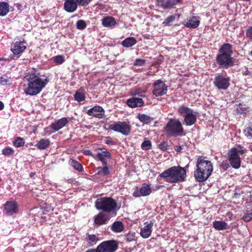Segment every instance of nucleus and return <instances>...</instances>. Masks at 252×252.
<instances>
[{
	"mask_svg": "<svg viewBox=\"0 0 252 252\" xmlns=\"http://www.w3.org/2000/svg\"><path fill=\"white\" fill-rule=\"evenodd\" d=\"M183 149L182 146H175L174 147V150L177 152H180Z\"/></svg>",
	"mask_w": 252,
	"mask_h": 252,
	"instance_id": "obj_53",
	"label": "nucleus"
},
{
	"mask_svg": "<svg viewBox=\"0 0 252 252\" xmlns=\"http://www.w3.org/2000/svg\"><path fill=\"white\" fill-rule=\"evenodd\" d=\"M87 27L86 22L83 20H79L76 23L77 29L79 30H83Z\"/></svg>",
	"mask_w": 252,
	"mask_h": 252,
	"instance_id": "obj_39",
	"label": "nucleus"
},
{
	"mask_svg": "<svg viewBox=\"0 0 252 252\" xmlns=\"http://www.w3.org/2000/svg\"><path fill=\"white\" fill-rule=\"evenodd\" d=\"M24 78L28 81L24 92L30 95H35L40 93L48 82L47 79L41 78L34 73H26Z\"/></svg>",
	"mask_w": 252,
	"mask_h": 252,
	"instance_id": "obj_1",
	"label": "nucleus"
},
{
	"mask_svg": "<svg viewBox=\"0 0 252 252\" xmlns=\"http://www.w3.org/2000/svg\"><path fill=\"white\" fill-rule=\"evenodd\" d=\"M152 143L149 140L144 141L141 144V148L143 150H148L151 149Z\"/></svg>",
	"mask_w": 252,
	"mask_h": 252,
	"instance_id": "obj_41",
	"label": "nucleus"
},
{
	"mask_svg": "<svg viewBox=\"0 0 252 252\" xmlns=\"http://www.w3.org/2000/svg\"><path fill=\"white\" fill-rule=\"evenodd\" d=\"M136 43V40L133 37H127L123 41L122 44L124 47H130Z\"/></svg>",
	"mask_w": 252,
	"mask_h": 252,
	"instance_id": "obj_30",
	"label": "nucleus"
},
{
	"mask_svg": "<svg viewBox=\"0 0 252 252\" xmlns=\"http://www.w3.org/2000/svg\"><path fill=\"white\" fill-rule=\"evenodd\" d=\"M175 19V16L174 15H170L168 16L163 22V25L164 26H168L169 24L173 22Z\"/></svg>",
	"mask_w": 252,
	"mask_h": 252,
	"instance_id": "obj_44",
	"label": "nucleus"
},
{
	"mask_svg": "<svg viewBox=\"0 0 252 252\" xmlns=\"http://www.w3.org/2000/svg\"><path fill=\"white\" fill-rule=\"evenodd\" d=\"M179 113L184 115V121L187 126H192L196 121V115L194 114L193 110L184 105L179 108Z\"/></svg>",
	"mask_w": 252,
	"mask_h": 252,
	"instance_id": "obj_8",
	"label": "nucleus"
},
{
	"mask_svg": "<svg viewBox=\"0 0 252 252\" xmlns=\"http://www.w3.org/2000/svg\"><path fill=\"white\" fill-rule=\"evenodd\" d=\"M118 248L117 241L113 240L104 241L97 247L98 252H114Z\"/></svg>",
	"mask_w": 252,
	"mask_h": 252,
	"instance_id": "obj_11",
	"label": "nucleus"
},
{
	"mask_svg": "<svg viewBox=\"0 0 252 252\" xmlns=\"http://www.w3.org/2000/svg\"><path fill=\"white\" fill-rule=\"evenodd\" d=\"M101 150V152H98L96 154V157L102 162L103 165H105L107 164L105 158H110L111 154L106 150L103 149Z\"/></svg>",
	"mask_w": 252,
	"mask_h": 252,
	"instance_id": "obj_24",
	"label": "nucleus"
},
{
	"mask_svg": "<svg viewBox=\"0 0 252 252\" xmlns=\"http://www.w3.org/2000/svg\"><path fill=\"white\" fill-rule=\"evenodd\" d=\"M70 165L78 171L80 172L83 170V168L81 164L75 160H71Z\"/></svg>",
	"mask_w": 252,
	"mask_h": 252,
	"instance_id": "obj_36",
	"label": "nucleus"
},
{
	"mask_svg": "<svg viewBox=\"0 0 252 252\" xmlns=\"http://www.w3.org/2000/svg\"><path fill=\"white\" fill-rule=\"evenodd\" d=\"M145 93V91H144L140 88H138V89H135L134 91H133L132 92L131 94L133 96L138 95L140 97H144Z\"/></svg>",
	"mask_w": 252,
	"mask_h": 252,
	"instance_id": "obj_40",
	"label": "nucleus"
},
{
	"mask_svg": "<svg viewBox=\"0 0 252 252\" xmlns=\"http://www.w3.org/2000/svg\"><path fill=\"white\" fill-rule=\"evenodd\" d=\"M68 122V119L65 117H63L52 123L50 126L55 131H58L64 127Z\"/></svg>",
	"mask_w": 252,
	"mask_h": 252,
	"instance_id": "obj_20",
	"label": "nucleus"
},
{
	"mask_svg": "<svg viewBox=\"0 0 252 252\" xmlns=\"http://www.w3.org/2000/svg\"><path fill=\"white\" fill-rule=\"evenodd\" d=\"M87 242L88 244L90 246H93L95 245L98 241H99V239L98 237V235H96L94 234H87V238H86Z\"/></svg>",
	"mask_w": 252,
	"mask_h": 252,
	"instance_id": "obj_31",
	"label": "nucleus"
},
{
	"mask_svg": "<svg viewBox=\"0 0 252 252\" xmlns=\"http://www.w3.org/2000/svg\"><path fill=\"white\" fill-rule=\"evenodd\" d=\"M86 252H98V251L97 250V248H96V249H90L87 251Z\"/></svg>",
	"mask_w": 252,
	"mask_h": 252,
	"instance_id": "obj_54",
	"label": "nucleus"
},
{
	"mask_svg": "<svg viewBox=\"0 0 252 252\" xmlns=\"http://www.w3.org/2000/svg\"><path fill=\"white\" fill-rule=\"evenodd\" d=\"M11 84V79L6 76H0V84L6 85Z\"/></svg>",
	"mask_w": 252,
	"mask_h": 252,
	"instance_id": "obj_37",
	"label": "nucleus"
},
{
	"mask_svg": "<svg viewBox=\"0 0 252 252\" xmlns=\"http://www.w3.org/2000/svg\"><path fill=\"white\" fill-rule=\"evenodd\" d=\"M232 53V47L230 44L225 43L221 46L216 57V62L220 67L227 68L233 66Z\"/></svg>",
	"mask_w": 252,
	"mask_h": 252,
	"instance_id": "obj_3",
	"label": "nucleus"
},
{
	"mask_svg": "<svg viewBox=\"0 0 252 252\" xmlns=\"http://www.w3.org/2000/svg\"><path fill=\"white\" fill-rule=\"evenodd\" d=\"M228 156L231 166L235 169H238L241 166V161L239 155L237 154L235 148H233L229 151Z\"/></svg>",
	"mask_w": 252,
	"mask_h": 252,
	"instance_id": "obj_13",
	"label": "nucleus"
},
{
	"mask_svg": "<svg viewBox=\"0 0 252 252\" xmlns=\"http://www.w3.org/2000/svg\"><path fill=\"white\" fill-rule=\"evenodd\" d=\"M245 135L249 138H252V126L248 127L244 130Z\"/></svg>",
	"mask_w": 252,
	"mask_h": 252,
	"instance_id": "obj_46",
	"label": "nucleus"
},
{
	"mask_svg": "<svg viewBox=\"0 0 252 252\" xmlns=\"http://www.w3.org/2000/svg\"><path fill=\"white\" fill-rule=\"evenodd\" d=\"M91 0H64V9L67 12H75L78 5L84 6L89 4Z\"/></svg>",
	"mask_w": 252,
	"mask_h": 252,
	"instance_id": "obj_9",
	"label": "nucleus"
},
{
	"mask_svg": "<svg viewBox=\"0 0 252 252\" xmlns=\"http://www.w3.org/2000/svg\"><path fill=\"white\" fill-rule=\"evenodd\" d=\"M25 140L21 137H17L16 139L13 141V145L19 148L24 145Z\"/></svg>",
	"mask_w": 252,
	"mask_h": 252,
	"instance_id": "obj_34",
	"label": "nucleus"
},
{
	"mask_svg": "<svg viewBox=\"0 0 252 252\" xmlns=\"http://www.w3.org/2000/svg\"><path fill=\"white\" fill-rule=\"evenodd\" d=\"M3 108H4L3 103L1 101H0V110H2L3 109Z\"/></svg>",
	"mask_w": 252,
	"mask_h": 252,
	"instance_id": "obj_56",
	"label": "nucleus"
},
{
	"mask_svg": "<svg viewBox=\"0 0 252 252\" xmlns=\"http://www.w3.org/2000/svg\"><path fill=\"white\" fill-rule=\"evenodd\" d=\"M104 110L100 106H95L87 111L88 115L101 119L104 115Z\"/></svg>",
	"mask_w": 252,
	"mask_h": 252,
	"instance_id": "obj_17",
	"label": "nucleus"
},
{
	"mask_svg": "<svg viewBox=\"0 0 252 252\" xmlns=\"http://www.w3.org/2000/svg\"><path fill=\"white\" fill-rule=\"evenodd\" d=\"M213 84L219 90H225L230 86V78L226 74L217 73L215 75Z\"/></svg>",
	"mask_w": 252,
	"mask_h": 252,
	"instance_id": "obj_7",
	"label": "nucleus"
},
{
	"mask_svg": "<svg viewBox=\"0 0 252 252\" xmlns=\"http://www.w3.org/2000/svg\"><path fill=\"white\" fill-rule=\"evenodd\" d=\"M110 127L112 130L125 135H128L131 131V126L128 121L118 122L111 125Z\"/></svg>",
	"mask_w": 252,
	"mask_h": 252,
	"instance_id": "obj_10",
	"label": "nucleus"
},
{
	"mask_svg": "<svg viewBox=\"0 0 252 252\" xmlns=\"http://www.w3.org/2000/svg\"><path fill=\"white\" fill-rule=\"evenodd\" d=\"M159 176L169 183H178L184 180L186 171L181 166H173L164 171Z\"/></svg>",
	"mask_w": 252,
	"mask_h": 252,
	"instance_id": "obj_4",
	"label": "nucleus"
},
{
	"mask_svg": "<svg viewBox=\"0 0 252 252\" xmlns=\"http://www.w3.org/2000/svg\"><path fill=\"white\" fill-rule=\"evenodd\" d=\"M152 191L150 186L146 184L142 185L140 189L136 188L133 192V196L139 197L140 196H145L149 195Z\"/></svg>",
	"mask_w": 252,
	"mask_h": 252,
	"instance_id": "obj_14",
	"label": "nucleus"
},
{
	"mask_svg": "<svg viewBox=\"0 0 252 252\" xmlns=\"http://www.w3.org/2000/svg\"><path fill=\"white\" fill-rule=\"evenodd\" d=\"M53 61L55 63L60 64L64 62V59L63 56L62 55H58L53 58Z\"/></svg>",
	"mask_w": 252,
	"mask_h": 252,
	"instance_id": "obj_45",
	"label": "nucleus"
},
{
	"mask_svg": "<svg viewBox=\"0 0 252 252\" xmlns=\"http://www.w3.org/2000/svg\"><path fill=\"white\" fill-rule=\"evenodd\" d=\"M246 37L252 40V27H249L246 32Z\"/></svg>",
	"mask_w": 252,
	"mask_h": 252,
	"instance_id": "obj_48",
	"label": "nucleus"
},
{
	"mask_svg": "<svg viewBox=\"0 0 252 252\" xmlns=\"http://www.w3.org/2000/svg\"><path fill=\"white\" fill-rule=\"evenodd\" d=\"M249 149L250 151L252 152V143L250 145Z\"/></svg>",
	"mask_w": 252,
	"mask_h": 252,
	"instance_id": "obj_58",
	"label": "nucleus"
},
{
	"mask_svg": "<svg viewBox=\"0 0 252 252\" xmlns=\"http://www.w3.org/2000/svg\"><path fill=\"white\" fill-rule=\"evenodd\" d=\"M153 94L156 96H161L165 94L168 91V86L161 80H158L153 84Z\"/></svg>",
	"mask_w": 252,
	"mask_h": 252,
	"instance_id": "obj_12",
	"label": "nucleus"
},
{
	"mask_svg": "<svg viewBox=\"0 0 252 252\" xmlns=\"http://www.w3.org/2000/svg\"><path fill=\"white\" fill-rule=\"evenodd\" d=\"M229 166V164L226 161L222 162L220 165V167L224 170H226Z\"/></svg>",
	"mask_w": 252,
	"mask_h": 252,
	"instance_id": "obj_51",
	"label": "nucleus"
},
{
	"mask_svg": "<svg viewBox=\"0 0 252 252\" xmlns=\"http://www.w3.org/2000/svg\"><path fill=\"white\" fill-rule=\"evenodd\" d=\"M137 119L144 124H149L154 120V118L145 114L139 113L137 117Z\"/></svg>",
	"mask_w": 252,
	"mask_h": 252,
	"instance_id": "obj_28",
	"label": "nucleus"
},
{
	"mask_svg": "<svg viewBox=\"0 0 252 252\" xmlns=\"http://www.w3.org/2000/svg\"><path fill=\"white\" fill-rule=\"evenodd\" d=\"M145 63V61L143 59H136L134 63V64L136 66H142Z\"/></svg>",
	"mask_w": 252,
	"mask_h": 252,
	"instance_id": "obj_50",
	"label": "nucleus"
},
{
	"mask_svg": "<svg viewBox=\"0 0 252 252\" xmlns=\"http://www.w3.org/2000/svg\"><path fill=\"white\" fill-rule=\"evenodd\" d=\"M97 209L106 213H114L116 210L117 203L111 197H101L98 198L95 203Z\"/></svg>",
	"mask_w": 252,
	"mask_h": 252,
	"instance_id": "obj_6",
	"label": "nucleus"
},
{
	"mask_svg": "<svg viewBox=\"0 0 252 252\" xmlns=\"http://www.w3.org/2000/svg\"><path fill=\"white\" fill-rule=\"evenodd\" d=\"M111 229L112 231L115 233H120L123 231L124 226L121 221H117L112 224Z\"/></svg>",
	"mask_w": 252,
	"mask_h": 252,
	"instance_id": "obj_29",
	"label": "nucleus"
},
{
	"mask_svg": "<svg viewBox=\"0 0 252 252\" xmlns=\"http://www.w3.org/2000/svg\"><path fill=\"white\" fill-rule=\"evenodd\" d=\"M235 150L237 151V154L243 155L245 153L246 150L245 149H238L235 148Z\"/></svg>",
	"mask_w": 252,
	"mask_h": 252,
	"instance_id": "obj_52",
	"label": "nucleus"
},
{
	"mask_svg": "<svg viewBox=\"0 0 252 252\" xmlns=\"http://www.w3.org/2000/svg\"><path fill=\"white\" fill-rule=\"evenodd\" d=\"M199 24V18L197 16H193L190 19L188 20L184 25L188 28L195 29L198 27Z\"/></svg>",
	"mask_w": 252,
	"mask_h": 252,
	"instance_id": "obj_23",
	"label": "nucleus"
},
{
	"mask_svg": "<svg viewBox=\"0 0 252 252\" xmlns=\"http://www.w3.org/2000/svg\"><path fill=\"white\" fill-rule=\"evenodd\" d=\"M213 227L217 230H223L228 228V224L224 221L216 220L213 222Z\"/></svg>",
	"mask_w": 252,
	"mask_h": 252,
	"instance_id": "obj_27",
	"label": "nucleus"
},
{
	"mask_svg": "<svg viewBox=\"0 0 252 252\" xmlns=\"http://www.w3.org/2000/svg\"><path fill=\"white\" fill-rule=\"evenodd\" d=\"M157 5L164 9H167V0H156Z\"/></svg>",
	"mask_w": 252,
	"mask_h": 252,
	"instance_id": "obj_43",
	"label": "nucleus"
},
{
	"mask_svg": "<svg viewBox=\"0 0 252 252\" xmlns=\"http://www.w3.org/2000/svg\"><path fill=\"white\" fill-rule=\"evenodd\" d=\"M112 141L111 140H107L106 142V143L107 144H112Z\"/></svg>",
	"mask_w": 252,
	"mask_h": 252,
	"instance_id": "obj_57",
	"label": "nucleus"
},
{
	"mask_svg": "<svg viewBox=\"0 0 252 252\" xmlns=\"http://www.w3.org/2000/svg\"><path fill=\"white\" fill-rule=\"evenodd\" d=\"M5 210L6 214L9 216L17 213L18 210L17 203L15 201L7 202L5 204Z\"/></svg>",
	"mask_w": 252,
	"mask_h": 252,
	"instance_id": "obj_19",
	"label": "nucleus"
},
{
	"mask_svg": "<svg viewBox=\"0 0 252 252\" xmlns=\"http://www.w3.org/2000/svg\"><path fill=\"white\" fill-rule=\"evenodd\" d=\"M101 21L102 26L105 28L112 29L117 24L115 19L110 16L104 17Z\"/></svg>",
	"mask_w": 252,
	"mask_h": 252,
	"instance_id": "obj_21",
	"label": "nucleus"
},
{
	"mask_svg": "<svg viewBox=\"0 0 252 252\" xmlns=\"http://www.w3.org/2000/svg\"><path fill=\"white\" fill-rule=\"evenodd\" d=\"M104 167L101 169V170L99 171L101 174L103 175H107L109 173V169L108 167L107 166V164L105 165H103Z\"/></svg>",
	"mask_w": 252,
	"mask_h": 252,
	"instance_id": "obj_49",
	"label": "nucleus"
},
{
	"mask_svg": "<svg viewBox=\"0 0 252 252\" xmlns=\"http://www.w3.org/2000/svg\"><path fill=\"white\" fill-rule=\"evenodd\" d=\"M144 101L141 98L132 97L127 100V105L131 108L141 107L144 104Z\"/></svg>",
	"mask_w": 252,
	"mask_h": 252,
	"instance_id": "obj_22",
	"label": "nucleus"
},
{
	"mask_svg": "<svg viewBox=\"0 0 252 252\" xmlns=\"http://www.w3.org/2000/svg\"><path fill=\"white\" fill-rule=\"evenodd\" d=\"M125 240L128 242L135 240V233L130 232L125 235Z\"/></svg>",
	"mask_w": 252,
	"mask_h": 252,
	"instance_id": "obj_42",
	"label": "nucleus"
},
{
	"mask_svg": "<svg viewBox=\"0 0 252 252\" xmlns=\"http://www.w3.org/2000/svg\"><path fill=\"white\" fill-rule=\"evenodd\" d=\"M85 154L86 155H88V156H91L92 155V153L91 151L90 150H86L85 151Z\"/></svg>",
	"mask_w": 252,
	"mask_h": 252,
	"instance_id": "obj_55",
	"label": "nucleus"
},
{
	"mask_svg": "<svg viewBox=\"0 0 252 252\" xmlns=\"http://www.w3.org/2000/svg\"><path fill=\"white\" fill-rule=\"evenodd\" d=\"M111 217L104 212L99 213L94 217V226H100L106 224Z\"/></svg>",
	"mask_w": 252,
	"mask_h": 252,
	"instance_id": "obj_15",
	"label": "nucleus"
},
{
	"mask_svg": "<svg viewBox=\"0 0 252 252\" xmlns=\"http://www.w3.org/2000/svg\"><path fill=\"white\" fill-rule=\"evenodd\" d=\"M74 99L78 102L84 101L86 98L85 94L80 92L77 91L74 95Z\"/></svg>",
	"mask_w": 252,
	"mask_h": 252,
	"instance_id": "obj_33",
	"label": "nucleus"
},
{
	"mask_svg": "<svg viewBox=\"0 0 252 252\" xmlns=\"http://www.w3.org/2000/svg\"><path fill=\"white\" fill-rule=\"evenodd\" d=\"M50 143V141L49 139L43 138L40 139L38 143L35 145V147L40 150H43L48 148Z\"/></svg>",
	"mask_w": 252,
	"mask_h": 252,
	"instance_id": "obj_25",
	"label": "nucleus"
},
{
	"mask_svg": "<svg viewBox=\"0 0 252 252\" xmlns=\"http://www.w3.org/2000/svg\"><path fill=\"white\" fill-rule=\"evenodd\" d=\"M158 148L163 151H165L168 148V144L167 142H162L158 145Z\"/></svg>",
	"mask_w": 252,
	"mask_h": 252,
	"instance_id": "obj_47",
	"label": "nucleus"
},
{
	"mask_svg": "<svg viewBox=\"0 0 252 252\" xmlns=\"http://www.w3.org/2000/svg\"><path fill=\"white\" fill-rule=\"evenodd\" d=\"M14 150L10 147H7L2 150V154L6 157H9L14 155Z\"/></svg>",
	"mask_w": 252,
	"mask_h": 252,
	"instance_id": "obj_32",
	"label": "nucleus"
},
{
	"mask_svg": "<svg viewBox=\"0 0 252 252\" xmlns=\"http://www.w3.org/2000/svg\"><path fill=\"white\" fill-rule=\"evenodd\" d=\"M164 131L168 137H177L184 135L181 122L176 119H170L164 127Z\"/></svg>",
	"mask_w": 252,
	"mask_h": 252,
	"instance_id": "obj_5",
	"label": "nucleus"
},
{
	"mask_svg": "<svg viewBox=\"0 0 252 252\" xmlns=\"http://www.w3.org/2000/svg\"><path fill=\"white\" fill-rule=\"evenodd\" d=\"M144 225V226L141 228L140 234L142 238L146 239L151 236L154 223L152 221H150V223L145 222Z\"/></svg>",
	"mask_w": 252,
	"mask_h": 252,
	"instance_id": "obj_18",
	"label": "nucleus"
},
{
	"mask_svg": "<svg viewBox=\"0 0 252 252\" xmlns=\"http://www.w3.org/2000/svg\"><path fill=\"white\" fill-rule=\"evenodd\" d=\"M213 170V165L210 161L205 160L202 157L197 158L194 175L198 182L206 181L210 176Z\"/></svg>",
	"mask_w": 252,
	"mask_h": 252,
	"instance_id": "obj_2",
	"label": "nucleus"
},
{
	"mask_svg": "<svg viewBox=\"0 0 252 252\" xmlns=\"http://www.w3.org/2000/svg\"><path fill=\"white\" fill-rule=\"evenodd\" d=\"M27 43L24 40L16 41L12 46L11 51L14 55L19 56L25 51Z\"/></svg>",
	"mask_w": 252,
	"mask_h": 252,
	"instance_id": "obj_16",
	"label": "nucleus"
},
{
	"mask_svg": "<svg viewBox=\"0 0 252 252\" xmlns=\"http://www.w3.org/2000/svg\"><path fill=\"white\" fill-rule=\"evenodd\" d=\"M10 11V6L5 1H0V16L6 15Z\"/></svg>",
	"mask_w": 252,
	"mask_h": 252,
	"instance_id": "obj_26",
	"label": "nucleus"
},
{
	"mask_svg": "<svg viewBox=\"0 0 252 252\" xmlns=\"http://www.w3.org/2000/svg\"><path fill=\"white\" fill-rule=\"evenodd\" d=\"M183 0H167V8L171 9L175 8V6Z\"/></svg>",
	"mask_w": 252,
	"mask_h": 252,
	"instance_id": "obj_35",
	"label": "nucleus"
},
{
	"mask_svg": "<svg viewBox=\"0 0 252 252\" xmlns=\"http://www.w3.org/2000/svg\"><path fill=\"white\" fill-rule=\"evenodd\" d=\"M242 219L246 222H248L252 220V209L250 211H247L246 213H244Z\"/></svg>",
	"mask_w": 252,
	"mask_h": 252,
	"instance_id": "obj_38",
	"label": "nucleus"
}]
</instances>
